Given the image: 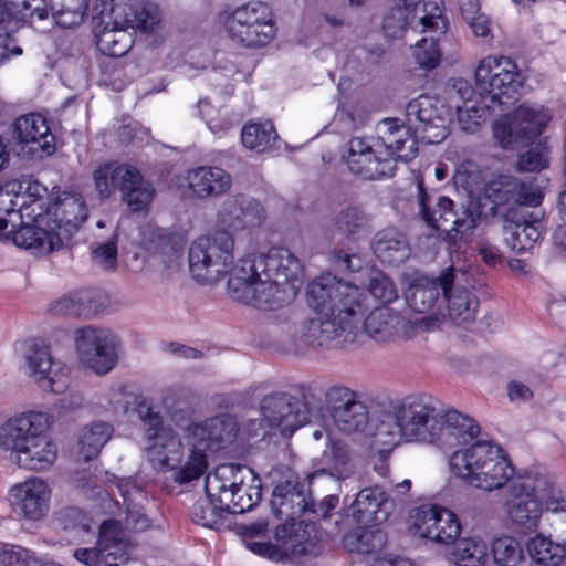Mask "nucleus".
Wrapping results in <instances>:
<instances>
[{
  "instance_id": "obj_1",
  "label": "nucleus",
  "mask_w": 566,
  "mask_h": 566,
  "mask_svg": "<svg viewBox=\"0 0 566 566\" xmlns=\"http://www.w3.org/2000/svg\"><path fill=\"white\" fill-rule=\"evenodd\" d=\"M234 239L216 231L196 239L189 247L191 276L199 283L212 284L227 273L230 297L242 304L271 311L292 302L302 283L300 260L285 248H273L266 254L249 255L233 262Z\"/></svg>"
},
{
  "instance_id": "obj_2",
  "label": "nucleus",
  "mask_w": 566,
  "mask_h": 566,
  "mask_svg": "<svg viewBox=\"0 0 566 566\" xmlns=\"http://www.w3.org/2000/svg\"><path fill=\"white\" fill-rule=\"evenodd\" d=\"M306 304L316 316L302 321L292 335L291 349L298 355L347 342L367 310L365 292L329 272L307 283Z\"/></svg>"
},
{
  "instance_id": "obj_3",
  "label": "nucleus",
  "mask_w": 566,
  "mask_h": 566,
  "mask_svg": "<svg viewBox=\"0 0 566 566\" xmlns=\"http://www.w3.org/2000/svg\"><path fill=\"white\" fill-rule=\"evenodd\" d=\"M270 505L272 513L285 521L275 528V543L249 541L247 547L254 554L272 560L315 554L317 541L312 536L315 525L305 524L304 521L296 523V520L307 515L312 505V495L308 490L296 480L279 482L273 489Z\"/></svg>"
},
{
  "instance_id": "obj_4",
  "label": "nucleus",
  "mask_w": 566,
  "mask_h": 566,
  "mask_svg": "<svg viewBox=\"0 0 566 566\" xmlns=\"http://www.w3.org/2000/svg\"><path fill=\"white\" fill-rule=\"evenodd\" d=\"M42 416L29 415L8 420L0 427V448L10 450L23 469H49L57 455V447L45 433Z\"/></svg>"
},
{
  "instance_id": "obj_5",
  "label": "nucleus",
  "mask_w": 566,
  "mask_h": 566,
  "mask_svg": "<svg viewBox=\"0 0 566 566\" xmlns=\"http://www.w3.org/2000/svg\"><path fill=\"white\" fill-rule=\"evenodd\" d=\"M450 467L467 484L484 491L502 489L514 480V468L504 451L490 441H478L454 451Z\"/></svg>"
},
{
  "instance_id": "obj_6",
  "label": "nucleus",
  "mask_w": 566,
  "mask_h": 566,
  "mask_svg": "<svg viewBox=\"0 0 566 566\" xmlns=\"http://www.w3.org/2000/svg\"><path fill=\"white\" fill-rule=\"evenodd\" d=\"M460 186L468 190L471 205L486 207L494 211L499 206L516 203L537 207L544 198V188L536 179H460Z\"/></svg>"
},
{
  "instance_id": "obj_7",
  "label": "nucleus",
  "mask_w": 566,
  "mask_h": 566,
  "mask_svg": "<svg viewBox=\"0 0 566 566\" xmlns=\"http://www.w3.org/2000/svg\"><path fill=\"white\" fill-rule=\"evenodd\" d=\"M474 77L483 102L495 109L513 104L523 82L517 64L504 55H488L482 59Z\"/></svg>"
},
{
  "instance_id": "obj_8",
  "label": "nucleus",
  "mask_w": 566,
  "mask_h": 566,
  "mask_svg": "<svg viewBox=\"0 0 566 566\" xmlns=\"http://www.w3.org/2000/svg\"><path fill=\"white\" fill-rule=\"evenodd\" d=\"M9 218L7 219L4 213H0V239L11 238L17 247L38 255H46L62 248V234L54 229L50 217L44 213H35L33 208L31 218L22 219L20 213Z\"/></svg>"
},
{
  "instance_id": "obj_9",
  "label": "nucleus",
  "mask_w": 566,
  "mask_h": 566,
  "mask_svg": "<svg viewBox=\"0 0 566 566\" xmlns=\"http://www.w3.org/2000/svg\"><path fill=\"white\" fill-rule=\"evenodd\" d=\"M223 27L228 38L247 48L268 44L275 36L270 7L261 1H251L227 13Z\"/></svg>"
},
{
  "instance_id": "obj_10",
  "label": "nucleus",
  "mask_w": 566,
  "mask_h": 566,
  "mask_svg": "<svg viewBox=\"0 0 566 566\" xmlns=\"http://www.w3.org/2000/svg\"><path fill=\"white\" fill-rule=\"evenodd\" d=\"M547 488L546 475L530 472L512 480L507 491V515L525 533L535 532L543 514L541 496Z\"/></svg>"
},
{
  "instance_id": "obj_11",
  "label": "nucleus",
  "mask_w": 566,
  "mask_h": 566,
  "mask_svg": "<svg viewBox=\"0 0 566 566\" xmlns=\"http://www.w3.org/2000/svg\"><path fill=\"white\" fill-rule=\"evenodd\" d=\"M417 188L421 214L428 226L450 244L468 241L476 227L474 213L470 209L455 212L452 200L447 197H439L436 207L431 209L432 196L426 191L422 179L418 181Z\"/></svg>"
},
{
  "instance_id": "obj_12",
  "label": "nucleus",
  "mask_w": 566,
  "mask_h": 566,
  "mask_svg": "<svg viewBox=\"0 0 566 566\" xmlns=\"http://www.w3.org/2000/svg\"><path fill=\"white\" fill-rule=\"evenodd\" d=\"M78 360L87 369L103 376L118 361L119 340L109 329L86 326L74 333Z\"/></svg>"
},
{
  "instance_id": "obj_13",
  "label": "nucleus",
  "mask_w": 566,
  "mask_h": 566,
  "mask_svg": "<svg viewBox=\"0 0 566 566\" xmlns=\"http://www.w3.org/2000/svg\"><path fill=\"white\" fill-rule=\"evenodd\" d=\"M548 120L543 107L523 104L493 124V136L502 148H516L536 138Z\"/></svg>"
},
{
  "instance_id": "obj_14",
  "label": "nucleus",
  "mask_w": 566,
  "mask_h": 566,
  "mask_svg": "<svg viewBox=\"0 0 566 566\" xmlns=\"http://www.w3.org/2000/svg\"><path fill=\"white\" fill-rule=\"evenodd\" d=\"M394 408L405 431V441L434 442L439 411L430 396H408Z\"/></svg>"
},
{
  "instance_id": "obj_15",
  "label": "nucleus",
  "mask_w": 566,
  "mask_h": 566,
  "mask_svg": "<svg viewBox=\"0 0 566 566\" xmlns=\"http://www.w3.org/2000/svg\"><path fill=\"white\" fill-rule=\"evenodd\" d=\"M324 402L339 431L352 434L363 432L367 427V406L352 388L340 384L329 386L324 394Z\"/></svg>"
},
{
  "instance_id": "obj_16",
  "label": "nucleus",
  "mask_w": 566,
  "mask_h": 566,
  "mask_svg": "<svg viewBox=\"0 0 566 566\" xmlns=\"http://www.w3.org/2000/svg\"><path fill=\"white\" fill-rule=\"evenodd\" d=\"M23 359L24 374L41 389L55 394L67 389L69 368L63 361L53 358L45 344L36 340L28 343Z\"/></svg>"
},
{
  "instance_id": "obj_17",
  "label": "nucleus",
  "mask_w": 566,
  "mask_h": 566,
  "mask_svg": "<svg viewBox=\"0 0 566 566\" xmlns=\"http://www.w3.org/2000/svg\"><path fill=\"white\" fill-rule=\"evenodd\" d=\"M407 120L427 144H438L449 134V112L436 97L420 95L407 105Z\"/></svg>"
},
{
  "instance_id": "obj_18",
  "label": "nucleus",
  "mask_w": 566,
  "mask_h": 566,
  "mask_svg": "<svg viewBox=\"0 0 566 566\" xmlns=\"http://www.w3.org/2000/svg\"><path fill=\"white\" fill-rule=\"evenodd\" d=\"M94 10L102 17L109 14L114 25H126L142 33L157 32L163 22L160 6L149 0H139L129 6L116 3V0H96Z\"/></svg>"
},
{
  "instance_id": "obj_19",
  "label": "nucleus",
  "mask_w": 566,
  "mask_h": 566,
  "mask_svg": "<svg viewBox=\"0 0 566 566\" xmlns=\"http://www.w3.org/2000/svg\"><path fill=\"white\" fill-rule=\"evenodd\" d=\"M261 421L269 428H280L284 436L292 434L310 421L307 406L289 394L276 391L263 397L260 402Z\"/></svg>"
},
{
  "instance_id": "obj_20",
  "label": "nucleus",
  "mask_w": 566,
  "mask_h": 566,
  "mask_svg": "<svg viewBox=\"0 0 566 566\" xmlns=\"http://www.w3.org/2000/svg\"><path fill=\"white\" fill-rule=\"evenodd\" d=\"M48 193V186L39 179H8L0 184V213L31 218L33 208L35 213L42 212Z\"/></svg>"
},
{
  "instance_id": "obj_21",
  "label": "nucleus",
  "mask_w": 566,
  "mask_h": 566,
  "mask_svg": "<svg viewBox=\"0 0 566 566\" xmlns=\"http://www.w3.org/2000/svg\"><path fill=\"white\" fill-rule=\"evenodd\" d=\"M411 518L412 527L419 536L443 545L453 544L462 528L458 516L439 505H421Z\"/></svg>"
},
{
  "instance_id": "obj_22",
  "label": "nucleus",
  "mask_w": 566,
  "mask_h": 566,
  "mask_svg": "<svg viewBox=\"0 0 566 566\" xmlns=\"http://www.w3.org/2000/svg\"><path fill=\"white\" fill-rule=\"evenodd\" d=\"M13 137L19 149L18 156L38 157L51 155L54 149V136L50 134L46 120L39 114H29L17 118Z\"/></svg>"
},
{
  "instance_id": "obj_23",
  "label": "nucleus",
  "mask_w": 566,
  "mask_h": 566,
  "mask_svg": "<svg viewBox=\"0 0 566 566\" xmlns=\"http://www.w3.org/2000/svg\"><path fill=\"white\" fill-rule=\"evenodd\" d=\"M51 489L41 478H29L12 485L9 496L13 507L29 521H40L49 512Z\"/></svg>"
},
{
  "instance_id": "obj_24",
  "label": "nucleus",
  "mask_w": 566,
  "mask_h": 566,
  "mask_svg": "<svg viewBox=\"0 0 566 566\" xmlns=\"http://www.w3.org/2000/svg\"><path fill=\"white\" fill-rule=\"evenodd\" d=\"M459 270L449 266L439 274V285L443 292L449 318L455 325L472 323L479 308L478 297L467 289H455Z\"/></svg>"
},
{
  "instance_id": "obj_25",
  "label": "nucleus",
  "mask_w": 566,
  "mask_h": 566,
  "mask_svg": "<svg viewBox=\"0 0 566 566\" xmlns=\"http://www.w3.org/2000/svg\"><path fill=\"white\" fill-rule=\"evenodd\" d=\"M46 217L55 230L69 238L87 219L88 212L83 197L74 191H62L49 206Z\"/></svg>"
},
{
  "instance_id": "obj_26",
  "label": "nucleus",
  "mask_w": 566,
  "mask_h": 566,
  "mask_svg": "<svg viewBox=\"0 0 566 566\" xmlns=\"http://www.w3.org/2000/svg\"><path fill=\"white\" fill-rule=\"evenodd\" d=\"M392 511V503L379 486L364 488L348 509L349 515L361 527L385 523Z\"/></svg>"
},
{
  "instance_id": "obj_27",
  "label": "nucleus",
  "mask_w": 566,
  "mask_h": 566,
  "mask_svg": "<svg viewBox=\"0 0 566 566\" xmlns=\"http://www.w3.org/2000/svg\"><path fill=\"white\" fill-rule=\"evenodd\" d=\"M164 432L146 446V457L151 467L160 472H170L186 454L185 427Z\"/></svg>"
},
{
  "instance_id": "obj_28",
  "label": "nucleus",
  "mask_w": 566,
  "mask_h": 566,
  "mask_svg": "<svg viewBox=\"0 0 566 566\" xmlns=\"http://www.w3.org/2000/svg\"><path fill=\"white\" fill-rule=\"evenodd\" d=\"M185 428L189 437L196 439L206 451L213 452L234 441L238 434V424L231 417H216L203 423H189Z\"/></svg>"
},
{
  "instance_id": "obj_29",
  "label": "nucleus",
  "mask_w": 566,
  "mask_h": 566,
  "mask_svg": "<svg viewBox=\"0 0 566 566\" xmlns=\"http://www.w3.org/2000/svg\"><path fill=\"white\" fill-rule=\"evenodd\" d=\"M219 218L224 227L233 230L254 229L265 220V211L259 201L240 196L223 203Z\"/></svg>"
},
{
  "instance_id": "obj_30",
  "label": "nucleus",
  "mask_w": 566,
  "mask_h": 566,
  "mask_svg": "<svg viewBox=\"0 0 566 566\" xmlns=\"http://www.w3.org/2000/svg\"><path fill=\"white\" fill-rule=\"evenodd\" d=\"M479 432L480 428L472 418L457 410H449L443 416L439 413L433 443L443 447L465 444L476 438Z\"/></svg>"
},
{
  "instance_id": "obj_31",
  "label": "nucleus",
  "mask_w": 566,
  "mask_h": 566,
  "mask_svg": "<svg viewBox=\"0 0 566 566\" xmlns=\"http://www.w3.org/2000/svg\"><path fill=\"white\" fill-rule=\"evenodd\" d=\"M388 156H398L403 161L412 159L418 151L419 136L411 125L399 123L395 118H386L381 123V136Z\"/></svg>"
},
{
  "instance_id": "obj_32",
  "label": "nucleus",
  "mask_w": 566,
  "mask_h": 566,
  "mask_svg": "<svg viewBox=\"0 0 566 566\" xmlns=\"http://www.w3.org/2000/svg\"><path fill=\"white\" fill-rule=\"evenodd\" d=\"M247 480L254 481V472L250 468L224 463L207 475L205 490L210 496H218V501L222 502L227 493Z\"/></svg>"
},
{
  "instance_id": "obj_33",
  "label": "nucleus",
  "mask_w": 566,
  "mask_h": 566,
  "mask_svg": "<svg viewBox=\"0 0 566 566\" xmlns=\"http://www.w3.org/2000/svg\"><path fill=\"white\" fill-rule=\"evenodd\" d=\"M503 229L506 245L517 253L531 250L544 233L542 220L534 214L520 221L505 220Z\"/></svg>"
},
{
  "instance_id": "obj_34",
  "label": "nucleus",
  "mask_w": 566,
  "mask_h": 566,
  "mask_svg": "<svg viewBox=\"0 0 566 566\" xmlns=\"http://www.w3.org/2000/svg\"><path fill=\"white\" fill-rule=\"evenodd\" d=\"M186 454L172 472V480L178 484H186L201 478L208 468L205 447H201L196 439L189 437V431L185 428Z\"/></svg>"
},
{
  "instance_id": "obj_35",
  "label": "nucleus",
  "mask_w": 566,
  "mask_h": 566,
  "mask_svg": "<svg viewBox=\"0 0 566 566\" xmlns=\"http://www.w3.org/2000/svg\"><path fill=\"white\" fill-rule=\"evenodd\" d=\"M403 326L405 321L398 312L388 306H379L366 317L364 331L376 342L385 343L398 336Z\"/></svg>"
},
{
  "instance_id": "obj_36",
  "label": "nucleus",
  "mask_w": 566,
  "mask_h": 566,
  "mask_svg": "<svg viewBox=\"0 0 566 566\" xmlns=\"http://www.w3.org/2000/svg\"><path fill=\"white\" fill-rule=\"evenodd\" d=\"M373 250L379 260L388 264H399L409 256L406 235L395 228L379 231L373 241Z\"/></svg>"
},
{
  "instance_id": "obj_37",
  "label": "nucleus",
  "mask_w": 566,
  "mask_h": 566,
  "mask_svg": "<svg viewBox=\"0 0 566 566\" xmlns=\"http://www.w3.org/2000/svg\"><path fill=\"white\" fill-rule=\"evenodd\" d=\"M343 160L352 174L373 177L374 167L377 166V151L369 139L353 137L347 143V151L343 155Z\"/></svg>"
},
{
  "instance_id": "obj_38",
  "label": "nucleus",
  "mask_w": 566,
  "mask_h": 566,
  "mask_svg": "<svg viewBox=\"0 0 566 566\" xmlns=\"http://www.w3.org/2000/svg\"><path fill=\"white\" fill-rule=\"evenodd\" d=\"M102 22L106 24L97 38L99 51L112 57L124 56L133 45L132 35L126 31V25H114L113 18L107 14L101 15Z\"/></svg>"
},
{
  "instance_id": "obj_39",
  "label": "nucleus",
  "mask_w": 566,
  "mask_h": 566,
  "mask_svg": "<svg viewBox=\"0 0 566 566\" xmlns=\"http://www.w3.org/2000/svg\"><path fill=\"white\" fill-rule=\"evenodd\" d=\"M242 145L255 153H266L279 148V135L270 120L249 122L242 127Z\"/></svg>"
},
{
  "instance_id": "obj_40",
  "label": "nucleus",
  "mask_w": 566,
  "mask_h": 566,
  "mask_svg": "<svg viewBox=\"0 0 566 566\" xmlns=\"http://www.w3.org/2000/svg\"><path fill=\"white\" fill-rule=\"evenodd\" d=\"M441 287L437 277L416 280L406 293L408 306L416 313H428L439 300Z\"/></svg>"
},
{
  "instance_id": "obj_41",
  "label": "nucleus",
  "mask_w": 566,
  "mask_h": 566,
  "mask_svg": "<svg viewBox=\"0 0 566 566\" xmlns=\"http://www.w3.org/2000/svg\"><path fill=\"white\" fill-rule=\"evenodd\" d=\"M230 514L218 496H210L208 492L200 496L191 507V518L196 524L208 528H220L226 516Z\"/></svg>"
},
{
  "instance_id": "obj_42",
  "label": "nucleus",
  "mask_w": 566,
  "mask_h": 566,
  "mask_svg": "<svg viewBox=\"0 0 566 566\" xmlns=\"http://www.w3.org/2000/svg\"><path fill=\"white\" fill-rule=\"evenodd\" d=\"M261 500V483L254 474V481H242L241 484L226 494L222 501L231 514H240L251 510Z\"/></svg>"
},
{
  "instance_id": "obj_43",
  "label": "nucleus",
  "mask_w": 566,
  "mask_h": 566,
  "mask_svg": "<svg viewBox=\"0 0 566 566\" xmlns=\"http://www.w3.org/2000/svg\"><path fill=\"white\" fill-rule=\"evenodd\" d=\"M112 433L113 428L107 422H94L86 426L78 438V455L84 461L94 459L109 440Z\"/></svg>"
},
{
  "instance_id": "obj_44",
  "label": "nucleus",
  "mask_w": 566,
  "mask_h": 566,
  "mask_svg": "<svg viewBox=\"0 0 566 566\" xmlns=\"http://www.w3.org/2000/svg\"><path fill=\"white\" fill-rule=\"evenodd\" d=\"M488 559L489 547L478 537L460 539L451 553V560L457 566H485Z\"/></svg>"
},
{
  "instance_id": "obj_45",
  "label": "nucleus",
  "mask_w": 566,
  "mask_h": 566,
  "mask_svg": "<svg viewBox=\"0 0 566 566\" xmlns=\"http://www.w3.org/2000/svg\"><path fill=\"white\" fill-rule=\"evenodd\" d=\"M384 17L382 29L388 38H399L415 19V12L422 0H400Z\"/></svg>"
},
{
  "instance_id": "obj_46",
  "label": "nucleus",
  "mask_w": 566,
  "mask_h": 566,
  "mask_svg": "<svg viewBox=\"0 0 566 566\" xmlns=\"http://www.w3.org/2000/svg\"><path fill=\"white\" fill-rule=\"evenodd\" d=\"M526 547L530 557L544 566H558L566 556L565 546L541 534L530 538Z\"/></svg>"
},
{
  "instance_id": "obj_47",
  "label": "nucleus",
  "mask_w": 566,
  "mask_h": 566,
  "mask_svg": "<svg viewBox=\"0 0 566 566\" xmlns=\"http://www.w3.org/2000/svg\"><path fill=\"white\" fill-rule=\"evenodd\" d=\"M405 440V431L392 407V411L381 416L373 433V447L392 450L401 440Z\"/></svg>"
},
{
  "instance_id": "obj_48",
  "label": "nucleus",
  "mask_w": 566,
  "mask_h": 566,
  "mask_svg": "<svg viewBox=\"0 0 566 566\" xmlns=\"http://www.w3.org/2000/svg\"><path fill=\"white\" fill-rule=\"evenodd\" d=\"M123 200L134 212L144 210L153 200L155 190L149 179H122Z\"/></svg>"
},
{
  "instance_id": "obj_49",
  "label": "nucleus",
  "mask_w": 566,
  "mask_h": 566,
  "mask_svg": "<svg viewBox=\"0 0 566 566\" xmlns=\"http://www.w3.org/2000/svg\"><path fill=\"white\" fill-rule=\"evenodd\" d=\"M178 191L184 198L203 199L218 196L231 187V179H178Z\"/></svg>"
},
{
  "instance_id": "obj_50",
  "label": "nucleus",
  "mask_w": 566,
  "mask_h": 566,
  "mask_svg": "<svg viewBox=\"0 0 566 566\" xmlns=\"http://www.w3.org/2000/svg\"><path fill=\"white\" fill-rule=\"evenodd\" d=\"M42 1H36L35 6L40 7ZM87 7L88 0H61L51 4V14L61 28H73L83 21Z\"/></svg>"
},
{
  "instance_id": "obj_51",
  "label": "nucleus",
  "mask_w": 566,
  "mask_h": 566,
  "mask_svg": "<svg viewBox=\"0 0 566 566\" xmlns=\"http://www.w3.org/2000/svg\"><path fill=\"white\" fill-rule=\"evenodd\" d=\"M136 413L142 422L144 438L147 444L158 439V437H160L164 432L174 429L164 424V419L160 411L157 410V408H155L153 403L147 399H143L137 403Z\"/></svg>"
},
{
  "instance_id": "obj_52",
  "label": "nucleus",
  "mask_w": 566,
  "mask_h": 566,
  "mask_svg": "<svg viewBox=\"0 0 566 566\" xmlns=\"http://www.w3.org/2000/svg\"><path fill=\"white\" fill-rule=\"evenodd\" d=\"M98 545H102L107 553L117 552V562L124 564L127 560L124 548L126 547V535L120 524L113 520L104 521L99 526Z\"/></svg>"
},
{
  "instance_id": "obj_53",
  "label": "nucleus",
  "mask_w": 566,
  "mask_h": 566,
  "mask_svg": "<svg viewBox=\"0 0 566 566\" xmlns=\"http://www.w3.org/2000/svg\"><path fill=\"white\" fill-rule=\"evenodd\" d=\"M359 533L347 534L344 537V545L350 553L370 554L384 544V535L380 531L361 527Z\"/></svg>"
},
{
  "instance_id": "obj_54",
  "label": "nucleus",
  "mask_w": 566,
  "mask_h": 566,
  "mask_svg": "<svg viewBox=\"0 0 566 566\" xmlns=\"http://www.w3.org/2000/svg\"><path fill=\"white\" fill-rule=\"evenodd\" d=\"M494 563L499 566H518L523 559L521 544L512 536H502L492 544Z\"/></svg>"
},
{
  "instance_id": "obj_55",
  "label": "nucleus",
  "mask_w": 566,
  "mask_h": 566,
  "mask_svg": "<svg viewBox=\"0 0 566 566\" xmlns=\"http://www.w3.org/2000/svg\"><path fill=\"white\" fill-rule=\"evenodd\" d=\"M458 116V123L462 130L474 133L482 120L485 119L488 112L495 111L491 105L483 102L480 96V103L468 102L464 106L454 108Z\"/></svg>"
},
{
  "instance_id": "obj_56",
  "label": "nucleus",
  "mask_w": 566,
  "mask_h": 566,
  "mask_svg": "<svg viewBox=\"0 0 566 566\" xmlns=\"http://www.w3.org/2000/svg\"><path fill=\"white\" fill-rule=\"evenodd\" d=\"M73 557L84 566H119L117 552H108L98 545L96 547L76 548Z\"/></svg>"
},
{
  "instance_id": "obj_57",
  "label": "nucleus",
  "mask_w": 566,
  "mask_h": 566,
  "mask_svg": "<svg viewBox=\"0 0 566 566\" xmlns=\"http://www.w3.org/2000/svg\"><path fill=\"white\" fill-rule=\"evenodd\" d=\"M368 291L384 303H390L398 297V290L391 279L378 270H371L369 273Z\"/></svg>"
},
{
  "instance_id": "obj_58",
  "label": "nucleus",
  "mask_w": 566,
  "mask_h": 566,
  "mask_svg": "<svg viewBox=\"0 0 566 566\" xmlns=\"http://www.w3.org/2000/svg\"><path fill=\"white\" fill-rule=\"evenodd\" d=\"M447 95L452 108L462 107L468 102L480 103V91L476 94L470 82L461 77L449 81Z\"/></svg>"
},
{
  "instance_id": "obj_59",
  "label": "nucleus",
  "mask_w": 566,
  "mask_h": 566,
  "mask_svg": "<svg viewBox=\"0 0 566 566\" xmlns=\"http://www.w3.org/2000/svg\"><path fill=\"white\" fill-rule=\"evenodd\" d=\"M324 455L329 460L334 474L338 479H346L352 474L350 454L344 443L333 441Z\"/></svg>"
},
{
  "instance_id": "obj_60",
  "label": "nucleus",
  "mask_w": 566,
  "mask_h": 566,
  "mask_svg": "<svg viewBox=\"0 0 566 566\" xmlns=\"http://www.w3.org/2000/svg\"><path fill=\"white\" fill-rule=\"evenodd\" d=\"M413 55L417 63L427 70H431L440 62V50L438 48V39L431 35L423 38L417 42L413 49Z\"/></svg>"
},
{
  "instance_id": "obj_61",
  "label": "nucleus",
  "mask_w": 566,
  "mask_h": 566,
  "mask_svg": "<svg viewBox=\"0 0 566 566\" xmlns=\"http://www.w3.org/2000/svg\"><path fill=\"white\" fill-rule=\"evenodd\" d=\"M367 218L357 208L343 210L337 218L338 229L348 237L360 235L366 232Z\"/></svg>"
},
{
  "instance_id": "obj_62",
  "label": "nucleus",
  "mask_w": 566,
  "mask_h": 566,
  "mask_svg": "<svg viewBox=\"0 0 566 566\" xmlns=\"http://www.w3.org/2000/svg\"><path fill=\"white\" fill-rule=\"evenodd\" d=\"M143 242L145 248L154 254H175L170 244L169 234L160 228L148 227L144 230Z\"/></svg>"
},
{
  "instance_id": "obj_63",
  "label": "nucleus",
  "mask_w": 566,
  "mask_h": 566,
  "mask_svg": "<svg viewBox=\"0 0 566 566\" xmlns=\"http://www.w3.org/2000/svg\"><path fill=\"white\" fill-rule=\"evenodd\" d=\"M92 260L105 270L115 269L117 265V234H113L108 240L93 248Z\"/></svg>"
},
{
  "instance_id": "obj_64",
  "label": "nucleus",
  "mask_w": 566,
  "mask_h": 566,
  "mask_svg": "<svg viewBox=\"0 0 566 566\" xmlns=\"http://www.w3.org/2000/svg\"><path fill=\"white\" fill-rule=\"evenodd\" d=\"M518 172H539L548 166L547 150L544 147H535L521 155L517 163Z\"/></svg>"
}]
</instances>
